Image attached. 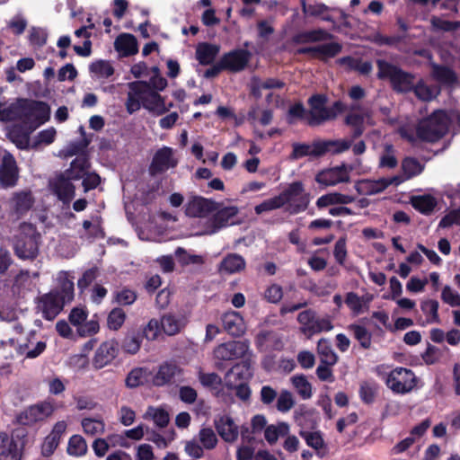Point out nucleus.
<instances>
[{"instance_id":"1","label":"nucleus","mask_w":460,"mask_h":460,"mask_svg":"<svg viewBox=\"0 0 460 460\" xmlns=\"http://www.w3.org/2000/svg\"><path fill=\"white\" fill-rule=\"evenodd\" d=\"M346 110V105L341 101H336L331 107H321L317 110L306 111L301 102H295L289 106L286 120L288 125H294L297 120H306L310 127L320 126L325 121L336 119L338 114Z\"/></svg>"},{"instance_id":"2","label":"nucleus","mask_w":460,"mask_h":460,"mask_svg":"<svg viewBox=\"0 0 460 460\" xmlns=\"http://www.w3.org/2000/svg\"><path fill=\"white\" fill-rule=\"evenodd\" d=\"M74 282L66 278L60 280L59 285L49 293L38 298V307L44 319L54 320L63 310L66 304L74 299Z\"/></svg>"},{"instance_id":"3","label":"nucleus","mask_w":460,"mask_h":460,"mask_svg":"<svg viewBox=\"0 0 460 460\" xmlns=\"http://www.w3.org/2000/svg\"><path fill=\"white\" fill-rule=\"evenodd\" d=\"M351 141L345 140H322L316 139L312 144L294 143L292 145V153L290 157L294 160L311 156L319 158L324 156L328 153L338 155L349 149Z\"/></svg>"},{"instance_id":"4","label":"nucleus","mask_w":460,"mask_h":460,"mask_svg":"<svg viewBox=\"0 0 460 460\" xmlns=\"http://www.w3.org/2000/svg\"><path fill=\"white\" fill-rule=\"evenodd\" d=\"M41 234L35 225L22 222L18 233L13 236V248L14 254L21 260H34L39 254Z\"/></svg>"},{"instance_id":"5","label":"nucleus","mask_w":460,"mask_h":460,"mask_svg":"<svg viewBox=\"0 0 460 460\" xmlns=\"http://www.w3.org/2000/svg\"><path fill=\"white\" fill-rule=\"evenodd\" d=\"M450 118L443 110H436L429 116L420 121L416 128L419 139L435 143L448 132Z\"/></svg>"},{"instance_id":"6","label":"nucleus","mask_w":460,"mask_h":460,"mask_svg":"<svg viewBox=\"0 0 460 460\" xmlns=\"http://www.w3.org/2000/svg\"><path fill=\"white\" fill-rule=\"evenodd\" d=\"M378 68L377 78L380 80H388L392 89L397 93H411L415 75L410 72L402 70L400 66L394 65L385 59H377Z\"/></svg>"},{"instance_id":"7","label":"nucleus","mask_w":460,"mask_h":460,"mask_svg":"<svg viewBox=\"0 0 460 460\" xmlns=\"http://www.w3.org/2000/svg\"><path fill=\"white\" fill-rule=\"evenodd\" d=\"M22 122L35 130L50 119V106L43 101L22 98Z\"/></svg>"},{"instance_id":"8","label":"nucleus","mask_w":460,"mask_h":460,"mask_svg":"<svg viewBox=\"0 0 460 460\" xmlns=\"http://www.w3.org/2000/svg\"><path fill=\"white\" fill-rule=\"evenodd\" d=\"M249 350L246 341H228L218 344L213 350L215 367L218 370L226 368V362L243 358Z\"/></svg>"},{"instance_id":"9","label":"nucleus","mask_w":460,"mask_h":460,"mask_svg":"<svg viewBox=\"0 0 460 460\" xmlns=\"http://www.w3.org/2000/svg\"><path fill=\"white\" fill-rule=\"evenodd\" d=\"M385 385L394 394H405L417 385L414 372L406 367H397L384 376Z\"/></svg>"},{"instance_id":"10","label":"nucleus","mask_w":460,"mask_h":460,"mask_svg":"<svg viewBox=\"0 0 460 460\" xmlns=\"http://www.w3.org/2000/svg\"><path fill=\"white\" fill-rule=\"evenodd\" d=\"M284 205L289 204V212L298 214L305 211L310 202V194L305 192L302 181H293L280 193Z\"/></svg>"},{"instance_id":"11","label":"nucleus","mask_w":460,"mask_h":460,"mask_svg":"<svg viewBox=\"0 0 460 460\" xmlns=\"http://www.w3.org/2000/svg\"><path fill=\"white\" fill-rule=\"evenodd\" d=\"M297 322L301 324L300 332L307 337L333 329L329 316L319 318L313 309L300 312L297 315Z\"/></svg>"},{"instance_id":"12","label":"nucleus","mask_w":460,"mask_h":460,"mask_svg":"<svg viewBox=\"0 0 460 460\" xmlns=\"http://www.w3.org/2000/svg\"><path fill=\"white\" fill-rule=\"evenodd\" d=\"M55 407L49 401H42L32 404L21 411L16 420L23 426H31L37 422L43 421L53 414Z\"/></svg>"},{"instance_id":"13","label":"nucleus","mask_w":460,"mask_h":460,"mask_svg":"<svg viewBox=\"0 0 460 460\" xmlns=\"http://www.w3.org/2000/svg\"><path fill=\"white\" fill-rule=\"evenodd\" d=\"M252 58V53L244 49H234L222 55L220 58L225 71L239 73L243 71Z\"/></svg>"},{"instance_id":"14","label":"nucleus","mask_w":460,"mask_h":460,"mask_svg":"<svg viewBox=\"0 0 460 460\" xmlns=\"http://www.w3.org/2000/svg\"><path fill=\"white\" fill-rule=\"evenodd\" d=\"M177 164V160L173 158L172 148L164 146L155 153L148 172L151 176H155L165 172L170 168L176 167Z\"/></svg>"},{"instance_id":"15","label":"nucleus","mask_w":460,"mask_h":460,"mask_svg":"<svg viewBox=\"0 0 460 460\" xmlns=\"http://www.w3.org/2000/svg\"><path fill=\"white\" fill-rule=\"evenodd\" d=\"M253 376L250 359H243L234 364L225 375L224 385L226 388L236 386L238 383L248 382Z\"/></svg>"},{"instance_id":"16","label":"nucleus","mask_w":460,"mask_h":460,"mask_svg":"<svg viewBox=\"0 0 460 460\" xmlns=\"http://www.w3.org/2000/svg\"><path fill=\"white\" fill-rule=\"evenodd\" d=\"M26 444V432L16 430L11 437L8 447L0 452V460H22Z\"/></svg>"},{"instance_id":"17","label":"nucleus","mask_w":460,"mask_h":460,"mask_svg":"<svg viewBox=\"0 0 460 460\" xmlns=\"http://www.w3.org/2000/svg\"><path fill=\"white\" fill-rule=\"evenodd\" d=\"M219 204L201 196L193 197L186 205L185 213L190 217H204L216 211Z\"/></svg>"},{"instance_id":"18","label":"nucleus","mask_w":460,"mask_h":460,"mask_svg":"<svg viewBox=\"0 0 460 460\" xmlns=\"http://www.w3.org/2000/svg\"><path fill=\"white\" fill-rule=\"evenodd\" d=\"M182 375L181 367L173 361H165L158 367L152 382L155 386L161 387L175 382V377Z\"/></svg>"},{"instance_id":"19","label":"nucleus","mask_w":460,"mask_h":460,"mask_svg":"<svg viewBox=\"0 0 460 460\" xmlns=\"http://www.w3.org/2000/svg\"><path fill=\"white\" fill-rule=\"evenodd\" d=\"M342 49L338 42H329L317 46L303 47L296 49L298 55H312L314 58L325 61L335 58Z\"/></svg>"},{"instance_id":"20","label":"nucleus","mask_w":460,"mask_h":460,"mask_svg":"<svg viewBox=\"0 0 460 460\" xmlns=\"http://www.w3.org/2000/svg\"><path fill=\"white\" fill-rule=\"evenodd\" d=\"M129 92L126 101V109L129 114L137 111L141 107L142 98L149 91L146 81H135L128 84Z\"/></svg>"},{"instance_id":"21","label":"nucleus","mask_w":460,"mask_h":460,"mask_svg":"<svg viewBox=\"0 0 460 460\" xmlns=\"http://www.w3.org/2000/svg\"><path fill=\"white\" fill-rule=\"evenodd\" d=\"M119 343L114 341H106L102 342L95 351L93 358V366L96 369H101L105 366L111 363V361L118 356Z\"/></svg>"},{"instance_id":"22","label":"nucleus","mask_w":460,"mask_h":460,"mask_svg":"<svg viewBox=\"0 0 460 460\" xmlns=\"http://www.w3.org/2000/svg\"><path fill=\"white\" fill-rule=\"evenodd\" d=\"M214 426L224 441L232 443L238 438L239 428L231 416L227 414L217 416L214 419Z\"/></svg>"},{"instance_id":"23","label":"nucleus","mask_w":460,"mask_h":460,"mask_svg":"<svg viewBox=\"0 0 460 460\" xmlns=\"http://www.w3.org/2000/svg\"><path fill=\"white\" fill-rule=\"evenodd\" d=\"M33 131L31 130V127L22 122L9 127L6 136L17 148L25 150L30 147V136Z\"/></svg>"},{"instance_id":"24","label":"nucleus","mask_w":460,"mask_h":460,"mask_svg":"<svg viewBox=\"0 0 460 460\" xmlns=\"http://www.w3.org/2000/svg\"><path fill=\"white\" fill-rule=\"evenodd\" d=\"M18 180V168L15 159L12 155H6L3 157L0 165V183L4 187H13Z\"/></svg>"},{"instance_id":"25","label":"nucleus","mask_w":460,"mask_h":460,"mask_svg":"<svg viewBox=\"0 0 460 460\" xmlns=\"http://www.w3.org/2000/svg\"><path fill=\"white\" fill-rule=\"evenodd\" d=\"M187 323L186 316L172 313L164 314L160 319L161 328L168 336L180 333L186 327Z\"/></svg>"},{"instance_id":"26","label":"nucleus","mask_w":460,"mask_h":460,"mask_svg":"<svg viewBox=\"0 0 460 460\" xmlns=\"http://www.w3.org/2000/svg\"><path fill=\"white\" fill-rule=\"evenodd\" d=\"M246 268L245 259L239 253H227L218 264V271L224 274H236L243 271Z\"/></svg>"},{"instance_id":"27","label":"nucleus","mask_w":460,"mask_h":460,"mask_svg":"<svg viewBox=\"0 0 460 460\" xmlns=\"http://www.w3.org/2000/svg\"><path fill=\"white\" fill-rule=\"evenodd\" d=\"M67 175H60L53 184V192L64 204H69L75 194V187Z\"/></svg>"},{"instance_id":"28","label":"nucleus","mask_w":460,"mask_h":460,"mask_svg":"<svg viewBox=\"0 0 460 460\" xmlns=\"http://www.w3.org/2000/svg\"><path fill=\"white\" fill-rule=\"evenodd\" d=\"M432 78L445 86H454L458 82L457 74L451 67L437 63H431Z\"/></svg>"},{"instance_id":"29","label":"nucleus","mask_w":460,"mask_h":460,"mask_svg":"<svg viewBox=\"0 0 460 460\" xmlns=\"http://www.w3.org/2000/svg\"><path fill=\"white\" fill-rule=\"evenodd\" d=\"M224 330L230 335L239 337L244 332V323L239 313L234 311L225 313L222 317Z\"/></svg>"},{"instance_id":"30","label":"nucleus","mask_w":460,"mask_h":460,"mask_svg":"<svg viewBox=\"0 0 460 460\" xmlns=\"http://www.w3.org/2000/svg\"><path fill=\"white\" fill-rule=\"evenodd\" d=\"M114 48L122 57L134 56L138 52L137 40L133 34L121 33L115 40Z\"/></svg>"},{"instance_id":"31","label":"nucleus","mask_w":460,"mask_h":460,"mask_svg":"<svg viewBox=\"0 0 460 460\" xmlns=\"http://www.w3.org/2000/svg\"><path fill=\"white\" fill-rule=\"evenodd\" d=\"M332 34L324 29H314L311 31H305L295 34L292 37L294 44H307L327 40L332 38Z\"/></svg>"},{"instance_id":"32","label":"nucleus","mask_w":460,"mask_h":460,"mask_svg":"<svg viewBox=\"0 0 460 460\" xmlns=\"http://www.w3.org/2000/svg\"><path fill=\"white\" fill-rule=\"evenodd\" d=\"M214 212L211 218L212 226L217 229H221L234 224L233 219L238 214V208L234 206L224 207Z\"/></svg>"},{"instance_id":"33","label":"nucleus","mask_w":460,"mask_h":460,"mask_svg":"<svg viewBox=\"0 0 460 460\" xmlns=\"http://www.w3.org/2000/svg\"><path fill=\"white\" fill-rule=\"evenodd\" d=\"M220 47L208 42L199 43L196 49V58L201 66L212 65Z\"/></svg>"},{"instance_id":"34","label":"nucleus","mask_w":460,"mask_h":460,"mask_svg":"<svg viewBox=\"0 0 460 460\" xmlns=\"http://www.w3.org/2000/svg\"><path fill=\"white\" fill-rule=\"evenodd\" d=\"M34 197L31 190L14 193L13 197V210L19 217L25 215L33 206Z\"/></svg>"},{"instance_id":"35","label":"nucleus","mask_w":460,"mask_h":460,"mask_svg":"<svg viewBox=\"0 0 460 460\" xmlns=\"http://www.w3.org/2000/svg\"><path fill=\"white\" fill-rule=\"evenodd\" d=\"M411 93L418 100L429 102L439 95L440 89L434 85H429L423 79H420L416 84H413Z\"/></svg>"},{"instance_id":"36","label":"nucleus","mask_w":460,"mask_h":460,"mask_svg":"<svg viewBox=\"0 0 460 460\" xmlns=\"http://www.w3.org/2000/svg\"><path fill=\"white\" fill-rule=\"evenodd\" d=\"M143 342V338L137 328L128 330L121 343V348L125 353L137 354Z\"/></svg>"},{"instance_id":"37","label":"nucleus","mask_w":460,"mask_h":460,"mask_svg":"<svg viewBox=\"0 0 460 460\" xmlns=\"http://www.w3.org/2000/svg\"><path fill=\"white\" fill-rule=\"evenodd\" d=\"M148 96L142 98V104L144 108L149 111H157L158 115H162L169 111L172 107V103H170L168 107H165V101L155 91H148Z\"/></svg>"},{"instance_id":"38","label":"nucleus","mask_w":460,"mask_h":460,"mask_svg":"<svg viewBox=\"0 0 460 460\" xmlns=\"http://www.w3.org/2000/svg\"><path fill=\"white\" fill-rule=\"evenodd\" d=\"M22 98L17 99L14 102L5 106L4 103L0 102V121H22Z\"/></svg>"},{"instance_id":"39","label":"nucleus","mask_w":460,"mask_h":460,"mask_svg":"<svg viewBox=\"0 0 460 460\" xmlns=\"http://www.w3.org/2000/svg\"><path fill=\"white\" fill-rule=\"evenodd\" d=\"M385 189H387V183L383 182L381 178L376 181L364 179L356 183L357 191L362 195H375L383 192Z\"/></svg>"},{"instance_id":"40","label":"nucleus","mask_w":460,"mask_h":460,"mask_svg":"<svg viewBox=\"0 0 460 460\" xmlns=\"http://www.w3.org/2000/svg\"><path fill=\"white\" fill-rule=\"evenodd\" d=\"M89 166L88 157L86 155H78L71 162L70 168L66 173L70 177V180L77 181L86 174Z\"/></svg>"},{"instance_id":"41","label":"nucleus","mask_w":460,"mask_h":460,"mask_svg":"<svg viewBox=\"0 0 460 460\" xmlns=\"http://www.w3.org/2000/svg\"><path fill=\"white\" fill-rule=\"evenodd\" d=\"M355 198L350 195H346L339 192L328 193L321 196L316 200V206L318 208H326L331 205H346L352 203Z\"/></svg>"},{"instance_id":"42","label":"nucleus","mask_w":460,"mask_h":460,"mask_svg":"<svg viewBox=\"0 0 460 460\" xmlns=\"http://www.w3.org/2000/svg\"><path fill=\"white\" fill-rule=\"evenodd\" d=\"M151 373L146 367H135L126 376L125 385L128 388H137L144 385Z\"/></svg>"},{"instance_id":"43","label":"nucleus","mask_w":460,"mask_h":460,"mask_svg":"<svg viewBox=\"0 0 460 460\" xmlns=\"http://www.w3.org/2000/svg\"><path fill=\"white\" fill-rule=\"evenodd\" d=\"M317 352L321 357V363L335 365L338 362V355L334 352L331 342L324 338L317 343Z\"/></svg>"},{"instance_id":"44","label":"nucleus","mask_w":460,"mask_h":460,"mask_svg":"<svg viewBox=\"0 0 460 460\" xmlns=\"http://www.w3.org/2000/svg\"><path fill=\"white\" fill-rule=\"evenodd\" d=\"M289 433V425L287 422H279L277 425H269L264 430L267 442L273 445L279 437H286Z\"/></svg>"},{"instance_id":"45","label":"nucleus","mask_w":460,"mask_h":460,"mask_svg":"<svg viewBox=\"0 0 460 460\" xmlns=\"http://www.w3.org/2000/svg\"><path fill=\"white\" fill-rule=\"evenodd\" d=\"M339 62L341 65H347L349 68L356 70L364 75L370 74L373 69V66L370 61H363L360 58H355L350 56L340 58Z\"/></svg>"},{"instance_id":"46","label":"nucleus","mask_w":460,"mask_h":460,"mask_svg":"<svg viewBox=\"0 0 460 460\" xmlns=\"http://www.w3.org/2000/svg\"><path fill=\"white\" fill-rule=\"evenodd\" d=\"M87 443L81 435H73L70 437L66 452L69 456L79 457L83 456L87 453Z\"/></svg>"},{"instance_id":"47","label":"nucleus","mask_w":460,"mask_h":460,"mask_svg":"<svg viewBox=\"0 0 460 460\" xmlns=\"http://www.w3.org/2000/svg\"><path fill=\"white\" fill-rule=\"evenodd\" d=\"M291 382L299 396L307 400L312 397V385L305 375H296L291 377Z\"/></svg>"},{"instance_id":"48","label":"nucleus","mask_w":460,"mask_h":460,"mask_svg":"<svg viewBox=\"0 0 460 460\" xmlns=\"http://www.w3.org/2000/svg\"><path fill=\"white\" fill-rule=\"evenodd\" d=\"M349 331L353 332L354 338L359 342L363 349H369L372 342V334L367 329L357 323H351L348 326Z\"/></svg>"},{"instance_id":"49","label":"nucleus","mask_w":460,"mask_h":460,"mask_svg":"<svg viewBox=\"0 0 460 460\" xmlns=\"http://www.w3.org/2000/svg\"><path fill=\"white\" fill-rule=\"evenodd\" d=\"M412 207L422 214H429L437 206V201L431 195L414 197L411 199Z\"/></svg>"},{"instance_id":"50","label":"nucleus","mask_w":460,"mask_h":460,"mask_svg":"<svg viewBox=\"0 0 460 460\" xmlns=\"http://www.w3.org/2000/svg\"><path fill=\"white\" fill-rule=\"evenodd\" d=\"M402 170L406 180H409L420 174L424 170V165L417 158L408 156L402 161Z\"/></svg>"},{"instance_id":"51","label":"nucleus","mask_w":460,"mask_h":460,"mask_svg":"<svg viewBox=\"0 0 460 460\" xmlns=\"http://www.w3.org/2000/svg\"><path fill=\"white\" fill-rule=\"evenodd\" d=\"M125 311L120 307L113 308L107 316V326L110 330H119L126 321Z\"/></svg>"},{"instance_id":"52","label":"nucleus","mask_w":460,"mask_h":460,"mask_svg":"<svg viewBox=\"0 0 460 460\" xmlns=\"http://www.w3.org/2000/svg\"><path fill=\"white\" fill-rule=\"evenodd\" d=\"M295 403L292 393L283 389L277 397L276 408L279 412L286 413L295 406Z\"/></svg>"},{"instance_id":"53","label":"nucleus","mask_w":460,"mask_h":460,"mask_svg":"<svg viewBox=\"0 0 460 460\" xmlns=\"http://www.w3.org/2000/svg\"><path fill=\"white\" fill-rule=\"evenodd\" d=\"M81 424L84 433L91 436L102 434L105 429V424L102 420L84 418L82 420Z\"/></svg>"},{"instance_id":"54","label":"nucleus","mask_w":460,"mask_h":460,"mask_svg":"<svg viewBox=\"0 0 460 460\" xmlns=\"http://www.w3.org/2000/svg\"><path fill=\"white\" fill-rule=\"evenodd\" d=\"M315 181L321 185L333 186L340 182L346 181V176L344 178L336 177L335 172L331 168L318 172L315 176Z\"/></svg>"},{"instance_id":"55","label":"nucleus","mask_w":460,"mask_h":460,"mask_svg":"<svg viewBox=\"0 0 460 460\" xmlns=\"http://www.w3.org/2000/svg\"><path fill=\"white\" fill-rule=\"evenodd\" d=\"M299 435L305 440L306 444L315 449H322L324 446V440L323 438L322 433L320 431H305L301 429L299 431Z\"/></svg>"},{"instance_id":"56","label":"nucleus","mask_w":460,"mask_h":460,"mask_svg":"<svg viewBox=\"0 0 460 460\" xmlns=\"http://www.w3.org/2000/svg\"><path fill=\"white\" fill-rule=\"evenodd\" d=\"M199 442L205 449H214L218 442L216 433L211 428H202L199 432Z\"/></svg>"},{"instance_id":"57","label":"nucleus","mask_w":460,"mask_h":460,"mask_svg":"<svg viewBox=\"0 0 460 460\" xmlns=\"http://www.w3.org/2000/svg\"><path fill=\"white\" fill-rule=\"evenodd\" d=\"M90 71L100 77L109 78L114 74V68L107 60H97L90 65Z\"/></svg>"},{"instance_id":"58","label":"nucleus","mask_w":460,"mask_h":460,"mask_svg":"<svg viewBox=\"0 0 460 460\" xmlns=\"http://www.w3.org/2000/svg\"><path fill=\"white\" fill-rule=\"evenodd\" d=\"M284 206L283 199L279 194L278 196H275L273 198L268 199L259 205L255 206L254 211L257 215H261L263 212L271 211L274 209L280 208Z\"/></svg>"},{"instance_id":"59","label":"nucleus","mask_w":460,"mask_h":460,"mask_svg":"<svg viewBox=\"0 0 460 460\" xmlns=\"http://www.w3.org/2000/svg\"><path fill=\"white\" fill-rule=\"evenodd\" d=\"M137 298V293L129 288H123L114 293L115 302L119 305H130Z\"/></svg>"},{"instance_id":"60","label":"nucleus","mask_w":460,"mask_h":460,"mask_svg":"<svg viewBox=\"0 0 460 460\" xmlns=\"http://www.w3.org/2000/svg\"><path fill=\"white\" fill-rule=\"evenodd\" d=\"M160 322L155 319H151L145 327L137 328L143 340L155 341L159 333Z\"/></svg>"},{"instance_id":"61","label":"nucleus","mask_w":460,"mask_h":460,"mask_svg":"<svg viewBox=\"0 0 460 460\" xmlns=\"http://www.w3.org/2000/svg\"><path fill=\"white\" fill-rule=\"evenodd\" d=\"M199 380L203 386L209 387L212 389H218L223 384V380L220 377V376L214 372L213 373L199 372Z\"/></svg>"},{"instance_id":"62","label":"nucleus","mask_w":460,"mask_h":460,"mask_svg":"<svg viewBox=\"0 0 460 460\" xmlns=\"http://www.w3.org/2000/svg\"><path fill=\"white\" fill-rule=\"evenodd\" d=\"M347 254V237L346 235H343L340 237L335 243L333 249V256L335 258L336 262L342 266L345 263Z\"/></svg>"},{"instance_id":"63","label":"nucleus","mask_w":460,"mask_h":460,"mask_svg":"<svg viewBox=\"0 0 460 460\" xmlns=\"http://www.w3.org/2000/svg\"><path fill=\"white\" fill-rule=\"evenodd\" d=\"M430 23L434 30L443 31H455L460 28V22L447 21L437 16H432Z\"/></svg>"},{"instance_id":"64","label":"nucleus","mask_w":460,"mask_h":460,"mask_svg":"<svg viewBox=\"0 0 460 460\" xmlns=\"http://www.w3.org/2000/svg\"><path fill=\"white\" fill-rule=\"evenodd\" d=\"M438 302L434 299L423 301L420 305V309L426 315L431 316V322L438 323L440 322L438 316Z\"/></svg>"}]
</instances>
